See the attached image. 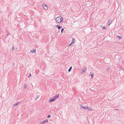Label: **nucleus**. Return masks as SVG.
<instances>
[{
    "label": "nucleus",
    "instance_id": "nucleus-7",
    "mask_svg": "<svg viewBox=\"0 0 124 124\" xmlns=\"http://www.w3.org/2000/svg\"><path fill=\"white\" fill-rule=\"evenodd\" d=\"M112 22L111 20H109L108 22V25H110Z\"/></svg>",
    "mask_w": 124,
    "mask_h": 124
},
{
    "label": "nucleus",
    "instance_id": "nucleus-8",
    "mask_svg": "<svg viewBox=\"0 0 124 124\" xmlns=\"http://www.w3.org/2000/svg\"><path fill=\"white\" fill-rule=\"evenodd\" d=\"M55 26L56 27H57L58 29H59L62 28V26H60L59 25H56Z\"/></svg>",
    "mask_w": 124,
    "mask_h": 124
},
{
    "label": "nucleus",
    "instance_id": "nucleus-12",
    "mask_svg": "<svg viewBox=\"0 0 124 124\" xmlns=\"http://www.w3.org/2000/svg\"><path fill=\"white\" fill-rule=\"evenodd\" d=\"M89 75L91 76L92 78L93 77V73L90 72Z\"/></svg>",
    "mask_w": 124,
    "mask_h": 124
},
{
    "label": "nucleus",
    "instance_id": "nucleus-18",
    "mask_svg": "<svg viewBox=\"0 0 124 124\" xmlns=\"http://www.w3.org/2000/svg\"><path fill=\"white\" fill-rule=\"evenodd\" d=\"M64 30V29H62L61 32L62 33Z\"/></svg>",
    "mask_w": 124,
    "mask_h": 124
},
{
    "label": "nucleus",
    "instance_id": "nucleus-20",
    "mask_svg": "<svg viewBox=\"0 0 124 124\" xmlns=\"http://www.w3.org/2000/svg\"><path fill=\"white\" fill-rule=\"evenodd\" d=\"M37 97L35 99V101H36L37 100V99H38V98L39 97V96H37Z\"/></svg>",
    "mask_w": 124,
    "mask_h": 124
},
{
    "label": "nucleus",
    "instance_id": "nucleus-26",
    "mask_svg": "<svg viewBox=\"0 0 124 124\" xmlns=\"http://www.w3.org/2000/svg\"><path fill=\"white\" fill-rule=\"evenodd\" d=\"M115 110H119L118 109H115Z\"/></svg>",
    "mask_w": 124,
    "mask_h": 124
},
{
    "label": "nucleus",
    "instance_id": "nucleus-21",
    "mask_svg": "<svg viewBox=\"0 0 124 124\" xmlns=\"http://www.w3.org/2000/svg\"><path fill=\"white\" fill-rule=\"evenodd\" d=\"M106 29V27H105L104 26L102 28V29Z\"/></svg>",
    "mask_w": 124,
    "mask_h": 124
},
{
    "label": "nucleus",
    "instance_id": "nucleus-13",
    "mask_svg": "<svg viewBox=\"0 0 124 124\" xmlns=\"http://www.w3.org/2000/svg\"><path fill=\"white\" fill-rule=\"evenodd\" d=\"M20 103V102H17V103H16L13 106H16L17 105L19 104Z\"/></svg>",
    "mask_w": 124,
    "mask_h": 124
},
{
    "label": "nucleus",
    "instance_id": "nucleus-27",
    "mask_svg": "<svg viewBox=\"0 0 124 124\" xmlns=\"http://www.w3.org/2000/svg\"><path fill=\"white\" fill-rule=\"evenodd\" d=\"M72 43L71 42V43L70 44V45H69V46H70V45H71V44H72Z\"/></svg>",
    "mask_w": 124,
    "mask_h": 124
},
{
    "label": "nucleus",
    "instance_id": "nucleus-1",
    "mask_svg": "<svg viewBox=\"0 0 124 124\" xmlns=\"http://www.w3.org/2000/svg\"><path fill=\"white\" fill-rule=\"evenodd\" d=\"M55 21L58 23H60L63 20V19L62 17L61 16H59L56 17L55 19Z\"/></svg>",
    "mask_w": 124,
    "mask_h": 124
},
{
    "label": "nucleus",
    "instance_id": "nucleus-16",
    "mask_svg": "<svg viewBox=\"0 0 124 124\" xmlns=\"http://www.w3.org/2000/svg\"><path fill=\"white\" fill-rule=\"evenodd\" d=\"M26 86H27V84H26V83H25L24 85V89L26 88Z\"/></svg>",
    "mask_w": 124,
    "mask_h": 124
},
{
    "label": "nucleus",
    "instance_id": "nucleus-10",
    "mask_svg": "<svg viewBox=\"0 0 124 124\" xmlns=\"http://www.w3.org/2000/svg\"><path fill=\"white\" fill-rule=\"evenodd\" d=\"M59 95L58 94H57L55 96H54V98L55 99H56L58 98L59 97Z\"/></svg>",
    "mask_w": 124,
    "mask_h": 124
},
{
    "label": "nucleus",
    "instance_id": "nucleus-17",
    "mask_svg": "<svg viewBox=\"0 0 124 124\" xmlns=\"http://www.w3.org/2000/svg\"><path fill=\"white\" fill-rule=\"evenodd\" d=\"M14 46L13 45V46H12V49H11V50L12 51H13V50H14Z\"/></svg>",
    "mask_w": 124,
    "mask_h": 124
},
{
    "label": "nucleus",
    "instance_id": "nucleus-22",
    "mask_svg": "<svg viewBox=\"0 0 124 124\" xmlns=\"http://www.w3.org/2000/svg\"><path fill=\"white\" fill-rule=\"evenodd\" d=\"M50 117V115H49L47 117L48 118Z\"/></svg>",
    "mask_w": 124,
    "mask_h": 124
},
{
    "label": "nucleus",
    "instance_id": "nucleus-6",
    "mask_svg": "<svg viewBox=\"0 0 124 124\" xmlns=\"http://www.w3.org/2000/svg\"><path fill=\"white\" fill-rule=\"evenodd\" d=\"M55 100V99L54 98H51L49 100V101L50 102H52L54 101Z\"/></svg>",
    "mask_w": 124,
    "mask_h": 124
},
{
    "label": "nucleus",
    "instance_id": "nucleus-9",
    "mask_svg": "<svg viewBox=\"0 0 124 124\" xmlns=\"http://www.w3.org/2000/svg\"><path fill=\"white\" fill-rule=\"evenodd\" d=\"M86 110H88L92 111V109L90 107L88 108V107H87Z\"/></svg>",
    "mask_w": 124,
    "mask_h": 124
},
{
    "label": "nucleus",
    "instance_id": "nucleus-5",
    "mask_svg": "<svg viewBox=\"0 0 124 124\" xmlns=\"http://www.w3.org/2000/svg\"><path fill=\"white\" fill-rule=\"evenodd\" d=\"M80 107L81 108H83L85 109H86L87 107H86V106H83L82 105H80Z\"/></svg>",
    "mask_w": 124,
    "mask_h": 124
},
{
    "label": "nucleus",
    "instance_id": "nucleus-11",
    "mask_svg": "<svg viewBox=\"0 0 124 124\" xmlns=\"http://www.w3.org/2000/svg\"><path fill=\"white\" fill-rule=\"evenodd\" d=\"M30 52L32 53H35L36 50L35 49H33V50H31Z\"/></svg>",
    "mask_w": 124,
    "mask_h": 124
},
{
    "label": "nucleus",
    "instance_id": "nucleus-23",
    "mask_svg": "<svg viewBox=\"0 0 124 124\" xmlns=\"http://www.w3.org/2000/svg\"><path fill=\"white\" fill-rule=\"evenodd\" d=\"M117 37L119 38V39H120L121 38V37L120 36H118Z\"/></svg>",
    "mask_w": 124,
    "mask_h": 124
},
{
    "label": "nucleus",
    "instance_id": "nucleus-19",
    "mask_svg": "<svg viewBox=\"0 0 124 124\" xmlns=\"http://www.w3.org/2000/svg\"><path fill=\"white\" fill-rule=\"evenodd\" d=\"M31 77V74H29V76H28V78H29V77Z\"/></svg>",
    "mask_w": 124,
    "mask_h": 124
},
{
    "label": "nucleus",
    "instance_id": "nucleus-28",
    "mask_svg": "<svg viewBox=\"0 0 124 124\" xmlns=\"http://www.w3.org/2000/svg\"><path fill=\"white\" fill-rule=\"evenodd\" d=\"M17 49V48H16V49Z\"/></svg>",
    "mask_w": 124,
    "mask_h": 124
},
{
    "label": "nucleus",
    "instance_id": "nucleus-3",
    "mask_svg": "<svg viewBox=\"0 0 124 124\" xmlns=\"http://www.w3.org/2000/svg\"><path fill=\"white\" fill-rule=\"evenodd\" d=\"M44 9L46 10L48 9L47 6V5H46L44 4H43L42 5Z\"/></svg>",
    "mask_w": 124,
    "mask_h": 124
},
{
    "label": "nucleus",
    "instance_id": "nucleus-2",
    "mask_svg": "<svg viewBox=\"0 0 124 124\" xmlns=\"http://www.w3.org/2000/svg\"><path fill=\"white\" fill-rule=\"evenodd\" d=\"M48 120L47 119H46L45 120H44L40 122L39 124H44L46 122H48Z\"/></svg>",
    "mask_w": 124,
    "mask_h": 124
},
{
    "label": "nucleus",
    "instance_id": "nucleus-14",
    "mask_svg": "<svg viewBox=\"0 0 124 124\" xmlns=\"http://www.w3.org/2000/svg\"><path fill=\"white\" fill-rule=\"evenodd\" d=\"M75 41V39L73 38L72 40L71 43H72L74 42Z\"/></svg>",
    "mask_w": 124,
    "mask_h": 124
},
{
    "label": "nucleus",
    "instance_id": "nucleus-24",
    "mask_svg": "<svg viewBox=\"0 0 124 124\" xmlns=\"http://www.w3.org/2000/svg\"><path fill=\"white\" fill-rule=\"evenodd\" d=\"M109 70V68H108L107 69V70Z\"/></svg>",
    "mask_w": 124,
    "mask_h": 124
},
{
    "label": "nucleus",
    "instance_id": "nucleus-25",
    "mask_svg": "<svg viewBox=\"0 0 124 124\" xmlns=\"http://www.w3.org/2000/svg\"><path fill=\"white\" fill-rule=\"evenodd\" d=\"M9 34V33H8V34H6V36H8V35Z\"/></svg>",
    "mask_w": 124,
    "mask_h": 124
},
{
    "label": "nucleus",
    "instance_id": "nucleus-15",
    "mask_svg": "<svg viewBox=\"0 0 124 124\" xmlns=\"http://www.w3.org/2000/svg\"><path fill=\"white\" fill-rule=\"evenodd\" d=\"M72 68V67L70 66V68L68 69V71L69 72H70V71L71 70V69Z\"/></svg>",
    "mask_w": 124,
    "mask_h": 124
},
{
    "label": "nucleus",
    "instance_id": "nucleus-4",
    "mask_svg": "<svg viewBox=\"0 0 124 124\" xmlns=\"http://www.w3.org/2000/svg\"><path fill=\"white\" fill-rule=\"evenodd\" d=\"M86 70V67H84L82 69L81 71H82V73L83 72H85V71Z\"/></svg>",
    "mask_w": 124,
    "mask_h": 124
}]
</instances>
